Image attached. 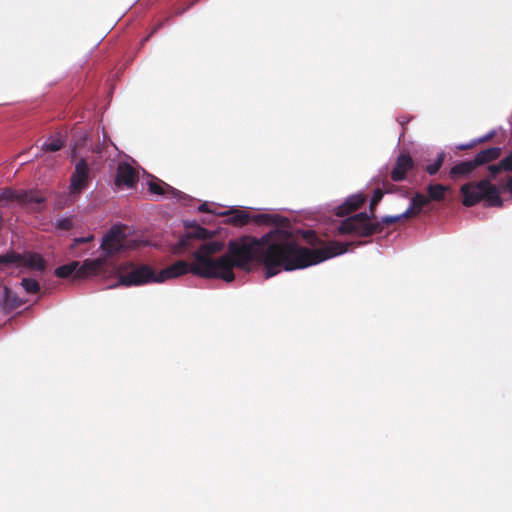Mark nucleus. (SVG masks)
<instances>
[{
	"label": "nucleus",
	"mask_w": 512,
	"mask_h": 512,
	"mask_svg": "<svg viewBox=\"0 0 512 512\" xmlns=\"http://www.w3.org/2000/svg\"><path fill=\"white\" fill-rule=\"evenodd\" d=\"M223 247L219 241L206 242L194 253L190 265L178 261L161 271H155L145 264H130L119 270V282L126 286L160 284L189 270L198 276L230 282L234 279V267L247 269L254 262L263 264L265 276L269 278L283 270L303 269L339 255V243L310 249L299 245L284 228H276L260 238L244 236L231 241L228 254L214 259L212 256L222 251Z\"/></svg>",
	"instance_id": "1"
},
{
	"label": "nucleus",
	"mask_w": 512,
	"mask_h": 512,
	"mask_svg": "<svg viewBox=\"0 0 512 512\" xmlns=\"http://www.w3.org/2000/svg\"><path fill=\"white\" fill-rule=\"evenodd\" d=\"M461 193L463 204L466 206H472L480 200L486 201L490 206L502 204L497 187L488 180H482L477 184H465L461 187Z\"/></svg>",
	"instance_id": "2"
},
{
	"label": "nucleus",
	"mask_w": 512,
	"mask_h": 512,
	"mask_svg": "<svg viewBox=\"0 0 512 512\" xmlns=\"http://www.w3.org/2000/svg\"><path fill=\"white\" fill-rule=\"evenodd\" d=\"M375 230L376 225L365 213H360L354 217L348 218L338 226V231L341 234L368 236L374 233Z\"/></svg>",
	"instance_id": "3"
},
{
	"label": "nucleus",
	"mask_w": 512,
	"mask_h": 512,
	"mask_svg": "<svg viewBox=\"0 0 512 512\" xmlns=\"http://www.w3.org/2000/svg\"><path fill=\"white\" fill-rule=\"evenodd\" d=\"M0 266L24 267L31 270L42 271L45 268V261L38 254L26 253L23 255L14 252L0 255Z\"/></svg>",
	"instance_id": "4"
},
{
	"label": "nucleus",
	"mask_w": 512,
	"mask_h": 512,
	"mask_svg": "<svg viewBox=\"0 0 512 512\" xmlns=\"http://www.w3.org/2000/svg\"><path fill=\"white\" fill-rule=\"evenodd\" d=\"M130 247L125 240L124 229L121 226H113L102 239L101 249L103 253L101 255L108 260L114 254Z\"/></svg>",
	"instance_id": "5"
},
{
	"label": "nucleus",
	"mask_w": 512,
	"mask_h": 512,
	"mask_svg": "<svg viewBox=\"0 0 512 512\" xmlns=\"http://www.w3.org/2000/svg\"><path fill=\"white\" fill-rule=\"evenodd\" d=\"M107 260L100 255L95 259H86L82 263L78 262V279H87L98 276L105 272Z\"/></svg>",
	"instance_id": "6"
},
{
	"label": "nucleus",
	"mask_w": 512,
	"mask_h": 512,
	"mask_svg": "<svg viewBox=\"0 0 512 512\" xmlns=\"http://www.w3.org/2000/svg\"><path fill=\"white\" fill-rule=\"evenodd\" d=\"M2 200H15L22 205L30 206L32 209H36L37 205L41 204L44 201V197L35 191L29 192H18L13 190H5L1 194Z\"/></svg>",
	"instance_id": "7"
},
{
	"label": "nucleus",
	"mask_w": 512,
	"mask_h": 512,
	"mask_svg": "<svg viewBox=\"0 0 512 512\" xmlns=\"http://www.w3.org/2000/svg\"><path fill=\"white\" fill-rule=\"evenodd\" d=\"M90 179V171L85 160H79L75 165V171L71 176L70 194H79L87 187Z\"/></svg>",
	"instance_id": "8"
},
{
	"label": "nucleus",
	"mask_w": 512,
	"mask_h": 512,
	"mask_svg": "<svg viewBox=\"0 0 512 512\" xmlns=\"http://www.w3.org/2000/svg\"><path fill=\"white\" fill-rule=\"evenodd\" d=\"M489 171L492 178L500 174H505L504 179L501 180L500 185L504 191H508L512 194V153L504 158L498 165L489 166Z\"/></svg>",
	"instance_id": "9"
},
{
	"label": "nucleus",
	"mask_w": 512,
	"mask_h": 512,
	"mask_svg": "<svg viewBox=\"0 0 512 512\" xmlns=\"http://www.w3.org/2000/svg\"><path fill=\"white\" fill-rule=\"evenodd\" d=\"M138 180V172L128 163L118 165L115 183L118 187L132 188Z\"/></svg>",
	"instance_id": "10"
},
{
	"label": "nucleus",
	"mask_w": 512,
	"mask_h": 512,
	"mask_svg": "<svg viewBox=\"0 0 512 512\" xmlns=\"http://www.w3.org/2000/svg\"><path fill=\"white\" fill-rule=\"evenodd\" d=\"M208 235L207 230L200 226L192 227L185 235H183L179 242L172 248L174 253H183L188 250L191 245V240L194 238L205 239Z\"/></svg>",
	"instance_id": "11"
},
{
	"label": "nucleus",
	"mask_w": 512,
	"mask_h": 512,
	"mask_svg": "<svg viewBox=\"0 0 512 512\" xmlns=\"http://www.w3.org/2000/svg\"><path fill=\"white\" fill-rule=\"evenodd\" d=\"M24 303L25 301L16 294L15 290H4L1 308L5 314L11 313Z\"/></svg>",
	"instance_id": "12"
},
{
	"label": "nucleus",
	"mask_w": 512,
	"mask_h": 512,
	"mask_svg": "<svg viewBox=\"0 0 512 512\" xmlns=\"http://www.w3.org/2000/svg\"><path fill=\"white\" fill-rule=\"evenodd\" d=\"M412 167V159L409 155L402 154L398 157L396 165L392 170V179L401 181L405 178L407 171Z\"/></svg>",
	"instance_id": "13"
},
{
	"label": "nucleus",
	"mask_w": 512,
	"mask_h": 512,
	"mask_svg": "<svg viewBox=\"0 0 512 512\" xmlns=\"http://www.w3.org/2000/svg\"><path fill=\"white\" fill-rule=\"evenodd\" d=\"M149 190L157 195H167L171 197H176L179 195V192L175 190L173 187L169 186L168 184L164 183L163 181H160L156 178H152L149 182Z\"/></svg>",
	"instance_id": "14"
},
{
	"label": "nucleus",
	"mask_w": 512,
	"mask_h": 512,
	"mask_svg": "<svg viewBox=\"0 0 512 512\" xmlns=\"http://www.w3.org/2000/svg\"><path fill=\"white\" fill-rule=\"evenodd\" d=\"M364 200L365 196L361 193L350 196L342 206L338 207L337 215H344L345 213L357 209L364 202Z\"/></svg>",
	"instance_id": "15"
},
{
	"label": "nucleus",
	"mask_w": 512,
	"mask_h": 512,
	"mask_svg": "<svg viewBox=\"0 0 512 512\" xmlns=\"http://www.w3.org/2000/svg\"><path fill=\"white\" fill-rule=\"evenodd\" d=\"M430 202L429 197H426L423 194H416L411 202L410 207L404 212L405 217H411L413 215L418 214L422 207L427 205Z\"/></svg>",
	"instance_id": "16"
},
{
	"label": "nucleus",
	"mask_w": 512,
	"mask_h": 512,
	"mask_svg": "<svg viewBox=\"0 0 512 512\" xmlns=\"http://www.w3.org/2000/svg\"><path fill=\"white\" fill-rule=\"evenodd\" d=\"M78 262L74 261L67 265L58 267L55 270V275L64 279H78Z\"/></svg>",
	"instance_id": "17"
},
{
	"label": "nucleus",
	"mask_w": 512,
	"mask_h": 512,
	"mask_svg": "<svg viewBox=\"0 0 512 512\" xmlns=\"http://www.w3.org/2000/svg\"><path fill=\"white\" fill-rule=\"evenodd\" d=\"M479 164L476 160L473 161H464L457 165H455L451 169V174L453 176H466L470 174Z\"/></svg>",
	"instance_id": "18"
},
{
	"label": "nucleus",
	"mask_w": 512,
	"mask_h": 512,
	"mask_svg": "<svg viewBox=\"0 0 512 512\" xmlns=\"http://www.w3.org/2000/svg\"><path fill=\"white\" fill-rule=\"evenodd\" d=\"M224 214L228 216L227 222L233 225H244L249 220L248 214L243 210H234L230 213L225 212Z\"/></svg>",
	"instance_id": "19"
},
{
	"label": "nucleus",
	"mask_w": 512,
	"mask_h": 512,
	"mask_svg": "<svg viewBox=\"0 0 512 512\" xmlns=\"http://www.w3.org/2000/svg\"><path fill=\"white\" fill-rule=\"evenodd\" d=\"M448 190V187L435 184V185H429L427 188V192L429 194V199L434 201H440L444 199L445 193Z\"/></svg>",
	"instance_id": "20"
},
{
	"label": "nucleus",
	"mask_w": 512,
	"mask_h": 512,
	"mask_svg": "<svg viewBox=\"0 0 512 512\" xmlns=\"http://www.w3.org/2000/svg\"><path fill=\"white\" fill-rule=\"evenodd\" d=\"M500 155L499 148H489L487 150L481 151L475 158L479 165L484 164L490 160L497 158Z\"/></svg>",
	"instance_id": "21"
},
{
	"label": "nucleus",
	"mask_w": 512,
	"mask_h": 512,
	"mask_svg": "<svg viewBox=\"0 0 512 512\" xmlns=\"http://www.w3.org/2000/svg\"><path fill=\"white\" fill-rule=\"evenodd\" d=\"M257 223H272L277 226L284 225V219L276 214H259L253 218Z\"/></svg>",
	"instance_id": "22"
},
{
	"label": "nucleus",
	"mask_w": 512,
	"mask_h": 512,
	"mask_svg": "<svg viewBox=\"0 0 512 512\" xmlns=\"http://www.w3.org/2000/svg\"><path fill=\"white\" fill-rule=\"evenodd\" d=\"M63 139L61 136H56L50 138L47 142L44 143L43 148L47 151H57L63 146Z\"/></svg>",
	"instance_id": "23"
},
{
	"label": "nucleus",
	"mask_w": 512,
	"mask_h": 512,
	"mask_svg": "<svg viewBox=\"0 0 512 512\" xmlns=\"http://www.w3.org/2000/svg\"><path fill=\"white\" fill-rule=\"evenodd\" d=\"M442 161H443V156L441 155V156H439V158L437 159V161L435 163H433L427 167L428 173L431 175L435 174L441 167Z\"/></svg>",
	"instance_id": "24"
},
{
	"label": "nucleus",
	"mask_w": 512,
	"mask_h": 512,
	"mask_svg": "<svg viewBox=\"0 0 512 512\" xmlns=\"http://www.w3.org/2000/svg\"><path fill=\"white\" fill-rule=\"evenodd\" d=\"M382 197H383V193L381 190L378 189L374 192L372 199H371V204H370L371 209H373L374 206L378 204V202L382 199Z\"/></svg>",
	"instance_id": "25"
},
{
	"label": "nucleus",
	"mask_w": 512,
	"mask_h": 512,
	"mask_svg": "<svg viewBox=\"0 0 512 512\" xmlns=\"http://www.w3.org/2000/svg\"><path fill=\"white\" fill-rule=\"evenodd\" d=\"M402 218H406L404 216V213L403 214H400V215H397V216H387L385 218H383V222L386 223V224H391V223H394Z\"/></svg>",
	"instance_id": "26"
},
{
	"label": "nucleus",
	"mask_w": 512,
	"mask_h": 512,
	"mask_svg": "<svg viewBox=\"0 0 512 512\" xmlns=\"http://www.w3.org/2000/svg\"><path fill=\"white\" fill-rule=\"evenodd\" d=\"M24 288H39V284L34 280L23 279Z\"/></svg>",
	"instance_id": "27"
},
{
	"label": "nucleus",
	"mask_w": 512,
	"mask_h": 512,
	"mask_svg": "<svg viewBox=\"0 0 512 512\" xmlns=\"http://www.w3.org/2000/svg\"><path fill=\"white\" fill-rule=\"evenodd\" d=\"M71 225V220L69 219H65L59 222V227L62 229H69Z\"/></svg>",
	"instance_id": "28"
},
{
	"label": "nucleus",
	"mask_w": 512,
	"mask_h": 512,
	"mask_svg": "<svg viewBox=\"0 0 512 512\" xmlns=\"http://www.w3.org/2000/svg\"><path fill=\"white\" fill-rule=\"evenodd\" d=\"M93 239V236L92 235H89L88 237H85V238H78L76 239V242L77 243H82V242H89Z\"/></svg>",
	"instance_id": "29"
},
{
	"label": "nucleus",
	"mask_w": 512,
	"mask_h": 512,
	"mask_svg": "<svg viewBox=\"0 0 512 512\" xmlns=\"http://www.w3.org/2000/svg\"><path fill=\"white\" fill-rule=\"evenodd\" d=\"M199 210H200V211H203V212L210 211V210L208 209V204H207V203L202 204V205L199 207Z\"/></svg>",
	"instance_id": "30"
},
{
	"label": "nucleus",
	"mask_w": 512,
	"mask_h": 512,
	"mask_svg": "<svg viewBox=\"0 0 512 512\" xmlns=\"http://www.w3.org/2000/svg\"><path fill=\"white\" fill-rule=\"evenodd\" d=\"M491 137H492V134H489L488 136H486V137L484 138V140L490 139ZM480 141H483V139H481Z\"/></svg>",
	"instance_id": "31"
},
{
	"label": "nucleus",
	"mask_w": 512,
	"mask_h": 512,
	"mask_svg": "<svg viewBox=\"0 0 512 512\" xmlns=\"http://www.w3.org/2000/svg\"><path fill=\"white\" fill-rule=\"evenodd\" d=\"M26 291H27V292L36 293V292H39L40 290L33 289V290H26Z\"/></svg>",
	"instance_id": "32"
}]
</instances>
